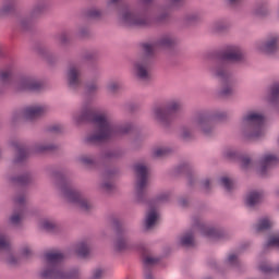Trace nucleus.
Wrapping results in <instances>:
<instances>
[{
  "label": "nucleus",
  "instance_id": "nucleus-41",
  "mask_svg": "<svg viewBox=\"0 0 279 279\" xmlns=\"http://www.w3.org/2000/svg\"><path fill=\"white\" fill-rule=\"evenodd\" d=\"M33 180H34V175H32V172H24L17 177L12 178L13 182L21 184L22 186H25V184H31Z\"/></svg>",
  "mask_w": 279,
  "mask_h": 279
},
{
  "label": "nucleus",
  "instance_id": "nucleus-33",
  "mask_svg": "<svg viewBox=\"0 0 279 279\" xmlns=\"http://www.w3.org/2000/svg\"><path fill=\"white\" fill-rule=\"evenodd\" d=\"M113 250L116 252H125L130 250V240L123 238V235L117 233L113 240Z\"/></svg>",
  "mask_w": 279,
  "mask_h": 279
},
{
  "label": "nucleus",
  "instance_id": "nucleus-30",
  "mask_svg": "<svg viewBox=\"0 0 279 279\" xmlns=\"http://www.w3.org/2000/svg\"><path fill=\"white\" fill-rule=\"evenodd\" d=\"M266 101L272 104V106H278L279 104V83H274L268 87L266 94Z\"/></svg>",
  "mask_w": 279,
  "mask_h": 279
},
{
  "label": "nucleus",
  "instance_id": "nucleus-14",
  "mask_svg": "<svg viewBox=\"0 0 279 279\" xmlns=\"http://www.w3.org/2000/svg\"><path fill=\"white\" fill-rule=\"evenodd\" d=\"M16 88L25 93H41L45 90V83L35 75H22L17 80Z\"/></svg>",
  "mask_w": 279,
  "mask_h": 279
},
{
  "label": "nucleus",
  "instance_id": "nucleus-49",
  "mask_svg": "<svg viewBox=\"0 0 279 279\" xmlns=\"http://www.w3.org/2000/svg\"><path fill=\"white\" fill-rule=\"evenodd\" d=\"M171 19V13H169L168 10H162L157 13L155 16V22L159 24L169 23V20Z\"/></svg>",
  "mask_w": 279,
  "mask_h": 279
},
{
  "label": "nucleus",
  "instance_id": "nucleus-34",
  "mask_svg": "<svg viewBox=\"0 0 279 279\" xmlns=\"http://www.w3.org/2000/svg\"><path fill=\"white\" fill-rule=\"evenodd\" d=\"M74 252L80 258H88L90 254V245L87 242H77L74 246Z\"/></svg>",
  "mask_w": 279,
  "mask_h": 279
},
{
  "label": "nucleus",
  "instance_id": "nucleus-3",
  "mask_svg": "<svg viewBox=\"0 0 279 279\" xmlns=\"http://www.w3.org/2000/svg\"><path fill=\"white\" fill-rule=\"evenodd\" d=\"M52 185L61 193L62 197L73 204L76 208H80L82 213L87 215L95 210V203L86 197L80 190L73 187V182L66 174V171L62 169H56L51 172Z\"/></svg>",
  "mask_w": 279,
  "mask_h": 279
},
{
  "label": "nucleus",
  "instance_id": "nucleus-13",
  "mask_svg": "<svg viewBox=\"0 0 279 279\" xmlns=\"http://www.w3.org/2000/svg\"><path fill=\"white\" fill-rule=\"evenodd\" d=\"M14 202L16 207L13 209V213L9 217V223L13 228H21L25 215H27V207L25 206V194H16L14 196Z\"/></svg>",
  "mask_w": 279,
  "mask_h": 279
},
{
  "label": "nucleus",
  "instance_id": "nucleus-1",
  "mask_svg": "<svg viewBox=\"0 0 279 279\" xmlns=\"http://www.w3.org/2000/svg\"><path fill=\"white\" fill-rule=\"evenodd\" d=\"M245 51L236 44H228L220 50L218 59L209 66L208 73L213 80L221 82L219 97H232L234 88L239 86V78L228 66L230 64H245Z\"/></svg>",
  "mask_w": 279,
  "mask_h": 279
},
{
  "label": "nucleus",
  "instance_id": "nucleus-31",
  "mask_svg": "<svg viewBox=\"0 0 279 279\" xmlns=\"http://www.w3.org/2000/svg\"><path fill=\"white\" fill-rule=\"evenodd\" d=\"M77 162L86 169H93L97 167V157L93 154H82L77 157Z\"/></svg>",
  "mask_w": 279,
  "mask_h": 279
},
{
  "label": "nucleus",
  "instance_id": "nucleus-51",
  "mask_svg": "<svg viewBox=\"0 0 279 279\" xmlns=\"http://www.w3.org/2000/svg\"><path fill=\"white\" fill-rule=\"evenodd\" d=\"M99 58V51L97 49H86L83 51V60L93 61Z\"/></svg>",
  "mask_w": 279,
  "mask_h": 279
},
{
  "label": "nucleus",
  "instance_id": "nucleus-53",
  "mask_svg": "<svg viewBox=\"0 0 279 279\" xmlns=\"http://www.w3.org/2000/svg\"><path fill=\"white\" fill-rule=\"evenodd\" d=\"M201 190L203 193L208 195L210 191H213V179L211 178H204L201 180Z\"/></svg>",
  "mask_w": 279,
  "mask_h": 279
},
{
  "label": "nucleus",
  "instance_id": "nucleus-19",
  "mask_svg": "<svg viewBox=\"0 0 279 279\" xmlns=\"http://www.w3.org/2000/svg\"><path fill=\"white\" fill-rule=\"evenodd\" d=\"M260 51L267 56H274L279 51V35L274 33L268 35L259 46Z\"/></svg>",
  "mask_w": 279,
  "mask_h": 279
},
{
  "label": "nucleus",
  "instance_id": "nucleus-5",
  "mask_svg": "<svg viewBox=\"0 0 279 279\" xmlns=\"http://www.w3.org/2000/svg\"><path fill=\"white\" fill-rule=\"evenodd\" d=\"M230 117L227 110L202 109L194 113L192 124L206 138H213L217 134V121H226Z\"/></svg>",
  "mask_w": 279,
  "mask_h": 279
},
{
  "label": "nucleus",
  "instance_id": "nucleus-45",
  "mask_svg": "<svg viewBox=\"0 0 279 279\" xmlns=\"http://www.w3.org/2000/svg\"><path fill=\"white\" fill-rule=\"evenodd\" d=\"M158 263H160V258L159 257H154V256H150V255H145L144 258H143L144 269L151 270V267H155V265H158Z\"/></svg>",
  "mask_w": 279,
  "mask_h": 279
},
{
  "label": "nucleus",
  "instance_id": "nucleus-50",
  "mask_svg": "<svg viewBox=\"0 0 279 279\" xmlns=\"http://www.w3.org/2000/svg\"><path fill=\"white\" fill-rule=\"evenodd\" d=\"M201 15L198 12H189L184 15L183 21L185 25H193V23H197Z\"/></svg>",
  "mask_w": 279,
  "mask_h": 279
},
{
  "label": "nucleus",
  "instance_id": "nucleus-37",
  "mask_svg": "<svg viewBox=\"0 0 279 279\" xmlns=\"http://www.w3.org/2000/svg\"><path fill=\"white\" fill-rule=\"evenodd\" d=\"M47 11V4L44 2H39L33 7V9L29 12V16L33 21H38L45 14Z\"/></svg>",
  "mask_w": 279,
  "mask_h": 279
},
{
  "label": "nucleus",
  "instance_id": "nucleus-36",
  "mask_svg": "<svg viewBox=\"0 0 279 279\" xmlns=\"http://www.w3.org/2000/svg\"><path fill=\"white\" fill-rule=\"evenodd\" d=\"M106 90L111 97H117L123 90V85L119 81L111 80L106 84Z\"/></svg>",
  "mask_w": 279,
  "mask_h": 279
},
{
  "label": "nucleus",
  "instance_id": "nucleus-21",
  "mask_svg": "<svg viewBox=\"0 0 279 279\" xmlns=\"http://www.w3.org/2000/svg\"><path fill=\"white\" fill-rule=\"evenodd\" d=\"M60 145L49 140H43L32 145L31 151L33 154H45L46 151H58Z\"/></svg>",
  "mask_w": 279,
  "mask_h": 279
},
{
  "label": "nucleus",
  "instance_id": "nucleus-64",
  "mask_svg": "<svg viewBox=\"0 0 279 279\" xmlns=\"http://www.w3.org/2000/svg\"><path fill=\"white\" fill-rule=\"evenodd\" d=\"M62 124H50L47 126V132L50 134H62Z\"/></svg>",
  "mask_w": 279,
  "mask_h": 279
},
{
  "label": "nucleus",
  "instance_id": "nucleus-15",
  "mask_svg": "<svg viewBox=\"0 0 279 279\" xmlns=\"http://www.w3.org/2000/svg\"><path fill=\"white\" fill-rule=\"evenodd\" d=\"M277 163L278 156L270 153H266L262 155L258 161L256 162V171L258 175H260L262 178H267L269 175V171H271V167H274V165Z\"/></svg>",
  "mask_w": 279,
  "mask_h": 279
},
{
  "label": "nucleus",
  "instance_id": "nucleus-57",
  "mask_svg": "<svg viewBox=\"0 0 279 279\" xmlns=\"http://www.w3.org/2000/svg\"><path fill=\"white\" fill-rule=\"evenodd\" d=\"M219 182L220 185L223 186L225 191H227V193H231L232 189H234V182H232L228 177L220 178Z\"/></svg>",
  "mask_w": 279,
  "mask_h": 279
},
{
  "label": "nucleus",
  "instance_id": "nucleus-54",
  "mask_svg": "<svg viewBox=\"0 0 279 279\" xmlns=\"http://www.w3.org/2000/svg\"><path fill=\"white\" fill-rule=\"evenodd\" d=\"M265 250L267 247H275V250H279V235H270L264 244Z\"/></svg>",
  "mask_w": 279,
  "mask_h": 279
},
{
  "label": "nucleus",
  "instance_id": "nucleus-28",
  "mask_svg": "<svg viewBox=\"0 0 279 279\" xmlns=\"http://www.w3.org/2000/svg\"><path fill=\"white\" fill-rule=\"evenodd\" d=\"M172 175H182V174H186V175H191V173H193V163H191V161H181L179 165H177L173 169H172Z\"/></svg>",
  "mask_w": 279,
  "mask_h": 279
},
{
  "label": "nucleus",
  "instance_id": "nucleus-6",
  "mask_svg": "<svg viewBox=\"0 0 279 279\" xmlns=\"http://www.w3.org/2000/svg\"><path fill=\"white\" fill-rule=\"evenodd\" d=\"M99 119H108V114L106 113H95L93 111V107H90L89 102H83L81 109L73 113V121L80 125V123H84L86 121H90L93 123L94 129L89 132L84 138V145H89L90 147H97L99 145L98 137L101 134V126L99 124Z\"/></svg>",
  "mask_w": 279,
  "mask_h": 279
},
{
  "label": "nucleus",
  "instance_id": "nucleus-60",
  "mask_svg": "<svg viewBox=\"0 0 279 279\" xmlns=\"http://www.w3.org/2000/svg\"><path fill=\"white\" fill-rule=\"evenodd\" d=\"M85 90L89 95H93L99 90V83L97 81H90L85 85Z\"/></svg>",
  "mask_w": 279,
  "mask_h": 279
},
{
  "label": "nucleus",
  "instance_id": "nucleus-40",
  "mask_svg": "<svg viewBox=\"0 0 279 279\" xmlns=\"http://www.w3.org/2000/svg\"><path fill=\"white\" fill-rule=\"evenodd\" d=\"M254 16H267L269 14V3L259 2L253 9Z\"/></svg>",
  "mask_w": 279,
  "mask_h": 279
},
{
  "label": "nucleus",
  "instance_id": "nucleus-7",
  "mask_svg": "<svg viewBox=\"0 0 279 279\" xmlns=\"http://www.w3.org/2000/svg\"><path fill=\"white\" fill-rule=\"evenodd\" d=\"M64 260V254L61 252H48L45 254V265L40 270V277L44 279H76L80 278V268H72L63 271L60 263Z\"/></svg>",
  "mask_w": 279,
  "mask_h": 279
},
{
  "label": "nucleus",
  "instance_id": "nucleus-52",
  "mask_svg": "<svg viewBox=\"0 0 279 279\" xmlns=\"http://www.w3.org/2000/svg\"><path fill=\"white\" fill-rule=\"evenodd\" d=\"M222 157L226 158V160H236V158H239V151L228 147L222 150Z\"/></svg>",
  "mask_w": 279,
  "mask_h": 279
},
{
  "label": "nucleus",
  "instance_id": "nucleus-11",
  "mask_svg": "<svg viewBox=\"0 0 279 279\" xmlns=\"http://www.w3.org/2000/svg\"><path fill=\"white\" fill-rule=\"evenodd\" d=\"M192 227L198 230L203 236L207 239H216L217 241H230L232 234L222 227H213L204 220L199 215H193L191 218Z\"/></svg>",
  "mask_w": 279,
  "mask_h": 279
},
{
  "label": "nucleus",
  "instance_id": "nucleus-10",
  "mask_svg": "<svg viewBox=\"0 0 279 279\" xmlns=\"http://www.w3.org/2000/svg\"><path fill=\"white\" fill-rule=\"evenodd\" d=\"M98 123L100 125V136L97 137L99 145L114 141L120 134L132 132V123L117 124L109 116L107 119L98 118Z\"/></svg>",
  "mask_w": 279,
  "mask_h": 279
},
{
  "label": "nucleus",
  "instance_id": "nucleus-25",
  "mask_svg": "<svg viewBox=\"0 0 279 279\" xmlns=\"http://www.w3.org/2000/svg\"><path fill=\"white\" fill-rule=\"evenodd\" d=\"M260 199H263V193L258 191L250 192L245 197V206L250 210H254L258 204H260Z\"/></svg>",
  "mask_w": 279,
  "mask_h": 279
},
{
  "label": "nucleus",
  "instance_id": "nucleus-56",
  "mask_svg": "<svg viewBox=\"0 0 279 279\" xmlns=\"http://www.w3.org/2000/svg\"><path fill=\"white\" fill-rule=\"evenodd\" d=\"M109 226L118 233L123 227H121V220L116 215H110L108 218Z\"/></svg>",
  "mask_w": 279,
  "mask_h": 279
},
{
  "label": "nucleus",
  "instance_id": "nucleus-47",
  "mask_svg": "<svg viewBox=\"0 0 279 279\" xmlns=\"http://www.w3.org/2000/svg\"><path fill=\"white\" fill-rule=\"evenodd\" d=\"M12 250V242L8 235L0 233V252H10Z\"/></svg>",
  "mask_w": 279,
  "mask_h": 279
},
{
  "label": "nucleus",
  "instance_id": "nucleus-20",
  "mask_svg": "<svg viewBox=\"0 0 279 279\" xmlns=\"http://www.w3.org/2000/svg\"><path fill=\"white\" fill-rule=\"evenodd\" d=\"M178 43H180V39H178V36L171 32H165L155 41L156 47H161V49H173V47H177Z\"/></svg>",
  "mask_w": 279,
  "mask_h": 279
},
{
  "label": "nucleus",
  "instance_id": "nucleus-46",
  "mask_svg": "<svg viewBox=\"0 0 279 279\" xmlns=\"http://www.w3.org/2000/svg\"><path fill=\"white\" fill-rule=\"evenodd\" d=\"M85 16L92 21H99V19L102 16V12L98 8L92 7L86 10Z\"/></svg>",
  "mask_w": 279,
  "mask_h": 279
},
{
  "label": "nucleus",
  "instance_id": "nucleus-2",
  "mask_svg": "<svg viewBox=\"0 0 279 279\" xmlns=\"http://www.w3.org/2000/svg\"><path fill=\"white\" fill-rule=\"evenodd\" d=\"M154 0H140L137 7H130L123 0H108V12H118V21L126 27H137L143 29L149 27V16L147 12Z\"/></svg>",
  "mask_w": 279,
  "mask_h": 279
},
{
  "label": "nucleus",
  "instance_id": "nucleus-18",
  "mask_svg": "<svg viewBox=\"0 0 279 279\" xmlns=\"http://www.w3.org/2000/svg\"><path fill=\"white\" fill-rule=\"evenodd\" d=\"M22 110H23V119L25 121H34L35 119H38V117L48 114V112L51 109L47 105H33V106L25 107Z\"/></svg>",
  "mask_w": 279,
  "mask_h": 279
},
{
  "label": "nucleus",
  "instance_id": "nucleus-27",
  "mask_svg": "<svg viewBox=\"0 0 279 279\" xmlns=\"http://www.w3.org/2000/svg\"><path fill=\"white\" fill-rule=\"evenodd\" d=\"M37 53L48 62V64H58L60 62V57L58 54L47 50V48L39 46L37 47Z\"/></svg>",
  "mask_w": 279,
  "mask_h": 279
},
{
  "label": "nucleus",
  "instance_id": "nucleus-23",
  "mask_svg": "<svg viewBox=\"0 0 279 279\" xmlns=\"http://www.w3.org/2000/svg\"><path fill=\"white\" fill-rule=\"evenodd\" d=\"M178 245L185 248L195 247V232L192 229L183 231L178 236Z\"/></svg>",
  "mask_w": 279,
  "mask_h": 279
},
{
  "label": "nucleus",
  "instance_id": "nucleus-22",
  "mask_svg": "<svg viewBox=\"0 0 279 279\" xmlns=\"http://www.w3.org/2000/svg\"><path fill=\"white\" fill-rule=\"evenodd\" d=\"M32 151L27 148V146L25 145L17 146L14 157L12 159V165H15L17 167L21 165H25V162L29 160Z\"/></svg>",
  "mask_w": 279,
  "mask_h": 279
},
{
  "label": "nucleus",
  "instance_id": "nucleus-12",
  "mask_svg": "<svg viewBox=\"0 0 279 279\" xmlns=\"http://www.w3.org/2000/svg\"><path fill=\"white\" fill-rule=\"evenodd\" d=\"M82 75H84V70L81 63L71 62L68 64L65 71V81L69 90H72V93H77V90L84 86Z\"/></svg>",
  "mask_w": 279,
  "mask_h": 279
},
{
  "label": "nucleus",
  "instance_id": "nucleus-9",
  "mask_svg": "<svg viewBox=\"0 0 279 279\" xmlns=\"http://www.w3.org/2000/svg\"><path fill=\"white\" fill-rule=\"evenodd\" d=\"M135 173L134 204H147V186L149 184V165L146 161H137L133 165Z\"/></svg>",
  "mask_w": 279,
  "mask_h": 279
},
{
  "label": "nucleus",
  "instance_id": "nucleus-39",
  "mask_svg": "<svg viewBox=\"0 0 279 279\" xmlns=\"http://www.w3.org/2000/svg\"><path fill=\"white\" fill-rule=\"evenodd\" d=\"M121 175V170L118 167H108L102 171L104 180H114V178H119Z\"/></svg>",
  "mask_w": 279,
  "mask_h": 279
},
{
  "label": "nucleus",
  "instance_id": "nucleus-16",
  "mask_svg": "<svg viewBox=\"0 0 279 279\" xmlns=\"http://www.w3.org/2000/svg\"><path fill=\"white\" fill-rule=\"evenodd\" d=\"M158 221H160V211H158L156 206L149 205L142 220L143 231L151 232L158 226Z\"/></svg>",
  "mask_w": 279,
  "mask_h": 279
},
{
  "label": "nucleus",
  "instance_id": "nucleus-42",
  "mask_svg": "<svg viewBox=\"0 0 279 279\" xmlns=\"http://www.w3.org/2000/svg\"><path fill=\"white\" fill-rule=\"evenodd\" d=\"M114 182H112L111 179H104L100 183V190L102 193H106L107 195H110L111 193H114Z\"/></svg>",
  "mask_w": 279,
  "mask_h": 279
},
{
  "label": "nucleus",
  "instance_id": "nucleus-38",
  "mask_svg": "<svg viewBox=\"0 0 279 279\" xmlns=\"http://www.w3.org/2000/svg\"><path fill=\"white\" fill-rule=\"evenodd\" d=\"M17 24L22 32H29L34 25V20H32V15H22L19 17Z\"/></svg>",
  "mask_w": 279,
  "mask_h": 279
},
{
  "label": "nucleus",
  "instance_id": "nucleus-59",
  "mask_svg": "<svg viewBox=\"0 0 279 279\" xmlns=\"http://www.w3.org/2000/svg\"><path fill=\"white\" fill-rule=\"evenodd\" d=\"M14 73L12 70H4L0 72V82L1 84H10L12 82Z\"/></svg>",
  "mask_w": 279,
  "mask_h": 279
},
{
  "label": "nucleus",
  "instance_id": "nucleus-58",
  "mask_svg": "<svg viewBox=\"0 0 279 279\" xmlns=\"http://www.w3.org/2000/svg\"><path fill=\"white\" fill-rule=\"evenodd\" d=\"M135 233H136V231L134 230V228H131V227H122L118 231V234H120V236H123L128 241H130V238L134 236Z\"/></svg>",
  "mask_w": 279,
  "mask_h": 279
},
{
  "label": "nucleus",
  "instance_id": "nucleus-55",
  "mask_svg": "<svg viewBox=\"0 0 279 279\" xmlns=\"http://www.w3.org/2000/svg\"><path fill=\"white\" fill-rule=\"evenodd\" d=\"M5 265H8L9 267H19V265H21V260L19 259V257H16V255L9 253L4 259Z\"/></svg>",
  "mask_w": 279,
  "mask_h": 279
},
{
  "label": "nucleus",
  "instance_id": "nucleus-26",
  "mask_svg": "<svg viewBox=\"0 0 279 279\" xmlns=\"http://www.w3.org/2000/svg\"><path fill=\"white\" fill-rule=\"evenodd\" d=\"M229 31L230 24L223 20H218L210 25V32L216 36H223V34H228Z\"/></svg>",
  "mask_w": 279,
  "mask_h": 279
},
{
  "label": "nucleus",
  "instance_id": "nucleus-43",
  "mask_svg": "<svg viewBox=\"0 0 279 279\" xmlns=\"http://www.w3.org/2000/svg\"><path fill=\"white\" fill-rule=\"evenodd\" d=\"M4 16H10L16 10V3L14 0H7L0 7Z\"/></svg>",
  "mask_w": 279,
  "mask_h": 279
},
{
  "label": "nucleus",
  "instance_id": "nucleus-17",
  "mask_svg": "<svg viewBox=\"0 0 279 279\" xmlns=\"http://www.w3.org/2000/svg\"><path fill=\"white\" fill-rule=\"evenodd\" d=\"M153 119L166 130L171 128V113L168 111L165 104L153 107Z\"/></svg>",
  "mask_w": 279,
  "mask_h": 279
},
{
  "label": "nucleus",
  "instance_id": "nucleus-48",
  "mask_svg": "<svg viewBox=\"0 0 279 279\" xmlns=\"http://www.w3.org/2000/svg\"><path fill=\"white\" fill-rule=\"evenodd\" d=\"M225 265H227L228 267H239V265H241L239 254L230 253L225 260Z\"/></svg>",
  "mask_w": 279,
  "mask_h": 279
},
{
  "label": "nucleus",
  "instance_id": "nucleus-63",
  "mask_svg": "<svg viewBox=\"0 0 279 279\" xmlns=\"http://www.w3.org/2000/svg\"><path fill=\"white\" fill-rule=\"evenodd\" d=\"M169 154H171L170 147H159L154 150V156H156V158H162L169 156Z\"/></svg>",
  "mask_w": 279,
  "mask_h": 279
},
{
  "label": "nucleus",
  "instance_id": "nucleus-8",
  "mask_svg": "<svg viewBox=\"0 0 279 279\" xmlns=\"http://www.w3.org/2000/svg\"><path fill=\"white\" fill-rule=\"evenodd\" d=\"M265 116L256 111L244 113L240 121V130L246 141H259L265 136Z\"/></svg>",
  "mask_w": 279,
  "mask_h": 279
},
{
  "label": "nucleus",
  "instance_id": "nucleus-24",
  "mask_svg": "<svg viewBox=\"0 0 279 279\" xmlns=\"http://www.w3.org/2000/svg\"><path fill=\"white\" fill-rule=\"evenodd\" d=\"M125 156V150L121 148L106 149L100 153V158L105 162H112V160H121Z\"/></svg>",
  "mask_w": 279,
  "mask_h": 279
},
{
  "label": "nucleus",
  "instance_id": "nucleus-61",
  "mask_svg": "<svg viewBox=\"0 0 279 279\" xmlns=\"http://www.w3.org/2000/svg\"><path fill=\"white\" fill-rule=\"evenodd\" d=\"M76 34L78 38H88L90 36V28L87 25H80Z\"/></svg>",
  "mask_w": 279,
  "mask_h": 279
},
{
  "label": "nucleus",
  "instance_id": "nucleus-44",
  "mask_svg": "<svg viewBox=\"0 0 279 279\" xmlns=\"http://www.w3.org/2000/svg\"><path fill=\"white\" fill-rule=\"evenodd\" d=\"M179 136L182 141H192L193 130L189 125H182L179 130Z\"/></svg>",
  "mask_w": 279,
  "mask_h": 279
},
{
  "label": "nucleus",
  "instance_id": "nucleus-62",
  "mask_svg": "<svg viewBox=\"0 0 279 279\" xmlns=\"http://www.w3.org/2000/svg\"><path fill=\"white\" fill-rule=\"evenodd\" d=\"M58 40L62 47H68V45H71V37L66 32H62L58 35Z\"/></svg>",
  "mask_w": 279,
  "mask_h": 279
},
{
  "label": "nucleus",
  "instance_id": "nucleus-35",
  "mask_svg": "<svg viewBox=\"0 0 279 279\" xmlns=\"http://www.w3.org/2000/svg\"><path fill=\"white\" fill-rule=\"evenodd\" d=\"M274 228V221L267 217L260 218L254 225V230L257 232H267V230H271Z\"/></svg>",
  "mask_w": 279,
  "mask_h": 279
},
{
  "label": "nucleus",
  "instance_id": "nucleus-29",
  "mask_svg": "<svg viewBox=\"0 0 279 279\" xmlns=\"http://www.w3.org/2000/svg\"><path fill=\"white\" fill-rule=\"evenodd\" d=\"M163 106H166L168 112L171 114H177V112H181L184 108V102L180 98H172L167 100Z\"/></svg>",
  "mask_w": 279,
  "mask_h": 279
},
{
  "label": "nucleus",
  "instance_id": "nucleus-4",
  "mask_svg": "<svg viewBox=\"0 0 279 279\" xmlns=\"http://www.w3.org/2000/svg\"><path fill=\"white\" fill-rule=\"evenodd\" d=\"M156 60V48L153 44L142 43L132 63L133 77L141 84L151 82V66Z\"/></svg>",
  "mask_w": 279,
  "mask_h": 279
},
{
  "label": "nucleus",
  "instance_id": "nucleus-32",
  "mask_svg": "<svg viewBox=\"0 0 279 279\" xmlns=\"http://www.w3.org/2000/svg\"><path fill=\"white\" fill-rule=\"evenodd\" d=\"M41 228L52 234H60V232H62V227L53 219H44L41 221Z\"/></svg>",
  "mask_w": 279,
  "mask_h": 279
}]
</instances>
